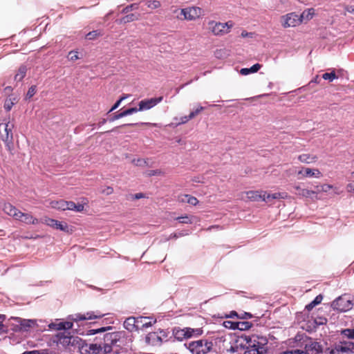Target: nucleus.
Instances as JSON below:
<instances>
[{"instance_id": "obj_1", "label": "nucleus", "mask_w": 354, "mask_h": 354, "mask_svg": "<svg viewBox=\"0 0 354 354\" xmlns=\"http://www.w3.org/2000/svg\"><path fill=\"white\" fill-rule=\"evenodd\" d=\"M105 315L104 313L99 310L88 311L85 313H76L68 317V322H55L49 324L50 329L57 330H64L71 329L73 326V322H79L81 321L100 319Z\"/></svg>"}, {"instance_id": "obj_2", "label": "nucleus", "mask_w": 354, "mask_h": 354, "mask_svg": "<svg viewBox=\"0 0 354 354\" xmlns=\"http://www.w3.org/2000/svg\"><path fill=\"white\" fill-rule=\"evenodd\" d=\"M241 338L245 341L243 345V354H266L268 351V339L256 335H244Z\"/></svg>"}, {"instance_id": "obj_3", "label": "nucleus", "mask_w": 354, "mask_h": 354, "mask_svg": "<svg viewBox=\"0 0 354 354\" xmlns=\"http://www.w3.org/2000/svg\"><path fill=\"white\" fill-rule=\"evenodd\" d=\"M176 18L180 20L194 21L203 15V10L197 6H190L185 8H176L174 10Z\"/></svg>"}, {"instance_id": "obj_4", "label": "nucleus", "mask_w": 354, "mask_h": 354, "mask_svg": "<svg viewBox=\"0 0 354 354\" xmlns=\"http://www.w3.org/2000/svg\"><path fill=\"white\" fill-rule=\"evenodd\" d=\"M53 342L66 348L69 346H78L80 348L82 340L78 337L71 335L68 331H62L57 333L53 337Z\"/></svg>"}, {"instance_id": "obj_5", "label": "nucleus", "mask_w": 354, "mask_h": 354, "mask_svg": "<svg viewBox=\"0 0 354 354\" xmlns=\"http://www.w3.org/2000/svg\"><path fill=\"white\" fill-rule=\"evenodd\" d=\"M187 348L192 354H207L212 350L213 343L207 339H201L190 342Z\"/></svg>"}, {"instance_id": "obj_6", "label": "nucleus", "mask_w": 354, "mask_h": 354, "mask_svg": "<svg viewBox=\"0 0 354 354\" xmlns=\"http://www.w3.org/2000/svg\"><path fill=\"white\" fill-rule=\"evenodd\" d=\"M233 26L232 21L221 23L212 20L208 22V30L215 36H223L229 33Z\"/></svg>"}, {"instance_id": "obj_7", "label": "nucleus", "mask_w": 354, "mask_h": 354, "mask_svg": "<svg viewBox=\"0 0 354 354\" xmlns=\"http://www.w3.org/2000/svg\"><path fill=\"white\" fill-rule=\"evenodd\" d=\"M168 333L164 330H159L157 332L148 333L145 337V343L152 346H160L164 340H166Z\"/></svg>"}, {"instance_id": "obj_8", "label": "nucleus", "mask_w": 354, "mask_h": 354, "mask_svg": "<svg viewBox=\"0 0 354 354\" xmlns=\"http://www.w3.org/2000/svg\"><path fill=\"white\" fill-rule=\"evenodd\" d=\"M331 306L334 310L339 312H346L352 309L353 303L349 295H344L334 300L332 302Z\"/></svg>"}, {"instance_id": "obj_9", "label": "nucleus", "mask_w": 354, "mask_h": 354, "mask_svg": "<svg viewBox=\"0 0 354 354\" xmlns=\"http://www.w3.org/2000/svg\"><path fill=\"white\" fill-rule=\"evenodd\" d=\"M104 348L102 344H86L82 342L80 346V353L82 354H109V348Z\"/></svg>"}, {"instance_id": "obj_10", "label": "nucleus", "mask_w": 354, "mask_h": 354, "mask_svg": "<svg viewBox=\"0 0 354 354\" xmlns=\"http://www.w3.org/2000/svg\"><path fill=\"white\" fill-rule=\"evenodd\" d=\"M122 336V333L121 332H113V333H106L104 335V342H103V347L109 348L110 353L113 351V346H118V342L120 341L121 337Z\"/></svg>"}, {"instance_id": "obj_11", "label": "nucleus", "mask_w": 354, "mask_h": 354, "mask_svg": "<svg viewBox=\"0 0 354 354\" xmlns=\"http://www.w3.org/2000/svg\"><path fill=\"white\" fill-rule=\"evenodd\" d=\"M281 25L283 28L296 27L301 23V17L295 12H290L283 15L281 18Z\"/></svg>"}, {"instance_id": "obj_12", "label": "nucleus", "mask_w": 354, "mask_h": 354, "mask_svg": "<svg viewBox=\"0 0 354 354\" xmlns=\"http://www.w3.org/2000/svg\"><path fill=\"white\" fill-rule=\"evenodd\" d=\"M13 124L10 123L9 118L4 120V122L0 124V138L2 141L13 139Z\"/></svg>"}, {"instance_id": "obj_13", "label": "nucleus", "mask_w": 354, "mask_h": 354, "mask_svg": "<svg viewBox=\"0 0 354 354\" xmlns=\"http://www.w3.org/2000/svg\"><path fill=\"white\" fill-rule=\"evenodd\" d=\"M162 100H163V97L160 96L158 97L145 99L143 100H141L138 104L139 107L137 108L138 111L149 110V109L153 108V106H155L156 104H158L160 102H162Z\"/></svg>"}, {"instance_id": "obj_14", "label": "nucleus", "mask_w": 354, "mask_h": 354, "mask_svg": "<svg viewBox=\"0 0 354 354\" xmlns=\"http://www.w3.org/2000/svg\"><path fill=\"white\" fill-rule=\"evenodd\" d=\"M46 225L56 229L59 230L63 232H68V225L66 223H62L57 220L50 218H45L44 222Z\"/></svg>"}, {"instance_id": "obj_15", "label": "nucleus", "mask_w": 354, "mask_h": 354, "mask_svg": "<svg viewBox=\"0 0 354 354\" xmlns=\"http://www.w3.org/2000/svg\"><path fill=\"white\" fill-rule=\"evenodd\" d=\"M3 211L8 216L12 217L15 220L19 218L21 211L18 209L15 206L10 203H5L3 206Z\"/></svg>"}, {"instance_id": "obj_16", "label": "nucleus", "mask_w": 354, "mask_h": 354, "mask_svg": "<svg viewBox=\"0 0 354 354\" xmlns=\"http://www.w3.org/2000/svg\"><path fill=\"white\" fill-rule=\"evenodd\" d=\"M156 322V319H153L148 317L140 316L137 317L138 330H142L153 326Z\"/></svg>"}, {"instance_id": "obj_17", "label": "nucleus", "mask_w": 354, "mask_h": 354, "mask_svg": "<svg viewBox=\"0 0 354 354\" xmlns=\"http://www.w3.org/2000/svg\"><path fill=\"white\" fill-rule=\"evenodd\" d=\"M247 198L251 201H266V192L264 191H248L245 192Z\"/></svg>"}, {"instance_id": "obj_18", "label": "nucleus", "mask_w": 354, "mask_h": 354, "mask_svg": "<svg viewBox=\"0 0 354 354\" xmlns=\"http://www.w3.org/2000/svg\"><path fill=\"white\" fill-rule=\"evenodd\" d=\"M306 354H319L323 352V348L322 345L317 342H310L309 344H306L305 346Z\"/></svg>"}, {"instance_id": "obj_19", "label": "nucleus", "mask_w": 354, "mask_h": 354, "mask_svg": "<svg viewBox=\"0 0 354 354\" xmlns=\"http://www.w3.org/2000/svg\"><path fill=\"white\" fill-rule=\"evenodd\" d=\"M339 354H348L354 353V343L352 342H340L337 344Z\"/></svg>"}, {"instance_id": "obj_20", "label": "nucleus", "mask_w": 354, "mask_h": 354, "mask_svg": "<svg viewBox=\"0 0 354 354\" xmlns=\"http://www.w3.org/2000/svg\"><path fill=\"white\" fill-rule=\"evenodd\" d=\"M16 221H19L27 225H36L39 223L37 218H35L32 214L29 213L21 212L20 216Z\"/></svg>"}, {"instance_id": "obj_21", "label": "nucleus", "mask_w": 354, "mask_h": 354, "mask_svg": "<svg viewBox=\"0 0 354 354\" xmlns=\"http://www.w3.org/2000/svg\"><path fill=\"white\" fill-rule=\"evenodd\" d=\"M299 175H301L303 178L306 177H316L319 178L322 176V173L317 169L306 168L304 170H300L298 172Z\"/></svg>"}, {"instance_id": "obj_22", "label": "nucleus", "mask_w": 354, "mask_h": 354, "mask_svg": "<svg viewBox=\"0 0 354 354\" xmlns=\"http://www.w3.org/2000/svg\"><path fill=\"white\" fill-rule=\"evenodd\" d=\"M124 327L130 332L138 330L137 317L127 318L124 322Z\"/></svg>"}, {"instance_id": "obj_23", "label": "nucleus", "mask_w": 354, "mask_h": 354, "mask_svg": "<svg viewBox=\"0 0 354 354\" xmlns=\"http://www.w3.org/2000/svg\"><path fill=\"white\" fill-rule=\"evenodd\" d=\"M138 112V109L136 107H132V108H129V109H127L119 113H115L110 119H109V121L110 122H113L116 120H118L120 118H122L123 117H125L127 115H131V114H133L134 113H136Z\"/></svg>"}, {"instance_id": "obj_24", "label": "nucleus", "mask_w": 354, "mask_h": 354, "mask_svg": "<svg viewBox=\"0 0 354 354\" xmlns=\"http://www.w3.org/2000/svg\"><path fill=\"white\" fill-rule=\"evenodd\" d=\"M185 328L186 333V339L198 337L201 335L203 332L202 328H192L190 327H185Z\"/></svg>"}, {"instance_id": "obj_25", "label": "nucleus", "mask_w": 354, "mask_h": 354, "mask_svg": "<svg viewBox=\"0 0 354 354\" xmlns=\"http://www.w3.org/2000/svg\"><path fill=\"white\" fill-rule=\"evenodd\" d=\"M298 160L301 162L310 164L315 162L317 160V156L310 153H303L298 156Z\"/></svg>"}, {"instance_id": "obj_26", "label": "nucleus", "mask_w": 354, "mask_h": 354, "mask_svg": "<svg viewBox=\"0 0 354 354\" xmlns=\"http://www.w3.org/2000/svg\"><path fill=\"white\" fill-rule=\"evenodd\" d=\"M173 335L174 337L178 341H183L186 339V333L185 328L175 327L173 329Z\"/></svg>"}, {"instance_id": "obj_27", "label": "nucleus", "mask_w": 354, "mask_h": 354, "mask_svg": "<svg viewBox=\"0 0 354 354\" xmlns=\"http://www.w3.org/2000/svg\"><path fill=\"white\" fill-rule=\"evenodd\" d=\"M139 18H140V15L139 14L131 13V14L127 15L124 17H122L119 20V24H124L130 23V22L138 20Z\"/></svg>"}, {"instance_id": "obj_28", "label": "nucleus", "mask_w": 354, "mask_h": 354, "mask_svg": "<svg viewBox=\"0 0 354 354\" xmlns=\"http://www.w3.org/2000/svg\"><path fill=\"white\" fill-rule=\"evenodd\" d=\"M295 188L297 191V194L302 197L308 198L311 197L313 194H316L315 191H312L307 189H302L299 186H296Z\"/></svg>"}, {"instance_id": "obj_29", "label": "nucleus", "mask_w": 354, "mask_h": 354, "mask_svg": "<svg viewBox=\"0 0 354 354\" xmlns=\"http://www.w3.org/2000/svg\"><path fill=\"white\" fill-rule=\"evenodd\" d=\"M26 71H27L26 66L24 65H21L19 68L16 75H15V80H16L17 82H21L26 76Z\"/></svg>"}, {"instance_id": "obj_30", "label": "nucleus", "mask_w": 354, "mask_h": 354, "mask_svg": "<svg viewBox=\"0 0 354 354\" xmlns=\"http://www.w3.org/2000/svg\"><path fill=\"white\" fill-rule=\"evenodd\" d=\"M314 15V8H308L307 10H305L300 15H299V17H301V21H303V19L309 21L313 17Z\"/></svg>"}, {"instance_id": "obj_31", "label": "nucleus", "mask_w": 354, "mask_h": 354, "mask_svg": "<svg viewBox=\"0 0 354 354\" xmlns=\"http://www.w3.org/2000/svg\"><path fill=\"white\" fill-rule=\"evenodd\" d=\"M66 201L64 200L53 201L50 203V205L57 209L66 210Z\"/></svg>"}, {"instance_id": "obj_32", "label": "nucleus", "mask_w": 354, "mask_h": 354, "mask_svg": "<svg viewBox=\"0 0 354 354\" xmlns=\"http://www.w3.org/2000/svg\"><path fill=\"white\" fill-rule=\"evenodd\" d=\"M102 35L103 32L101 30H96L91 31L88 33H87L86 35V38L88 40H93Z\"/></svg>"}, {"instance_id": "obj_33", "label": "nucleus", "mask_w": 354, "mask_h": 354, "mask_svg": "<svg viewBox=\"0 0 354 354\" xmlns=\"http://www.w3.org/2000/svg\"><path fill=\"white\" fill-rule=\"evenodd\" d=\"M35 322L30 319H23L20 322L21 328L27 330L34 326Z\"/></svg>"}, {"instance_id": "obj_34", "label": "nucleus", "mask_w": 354, "mask_h": 354, "mask_svg": "<svg viewBox=\"0 0 354 354\" xmlns=\"http://www.w3.org/2000/svg\"><path fill=\"white\" fill-rule=\"evenodd\" d=\"M252 323H250L249 322H245V321L238 322L236 324V327L237 328L236 329H239L241 330L249 329L250 328L252 327Z\"/></svg>"}, {"instance_id": "obj_35", "label": "nucleus", "mask_w": 354, "mask_h": 354, "mask_svg": "<svg viewBox=\"0 0 354 354\" xmlns=\"http://www.w3.org/2000/svg\"><path fill=\"white\" fill-rule=\"evenodd\" d=\"M147 8L150 9H157L161 6V3L158 0H149L146 2Z\"/></svg>"}, {"instance_id": "obj_36", "label": "nucleus", "mask_w": 354, "mask_h": 354, "mask_svg": "<svg viewBox=\"0 0 354 354\" xmlns=\"http://www.w3.org/2000/svg\"><path fill=\"white\" fill-rule=\"evenodd\" d=\"M131 162L138 167H145L148 165L147 159L143 158H134L131 160Z\"/></svg>"}, {"instance_id": "obj_37", "label": "nucleus", "mask_w": 354, "mask_h": 354, "mask_svg": "<svg viewBox=\"0 0 354 354\" xmlns=\"http://www.w3.org/2000/svg\"><path fill=\"white\" fill-rule=\"evenodd\" d=\"M322 78L326 80H329L330 82L333 81L334 80L337 78L335 71L333 70L330 73H325L322 75Z\"/></svg>"}, {"instance_id": "obj_38", "label": "nucleus", "mask_w": 354, "mask_h": 354, "mask_svg": "<svg viewBox=\"0 0 354 354\" xmlns=\"http://www.w3.org/2000/svg\"><path fill=\"white\" fill-rule=\"evenodd\" d=\"M129 95H127V94H123L120 97V99L113 105V106L111 107V109L109 110V113L110 112H112L113 111L115 110L116 109H118L121 102L124 100L125 99H127Z\"/></svg>"}, {"instance_id": "obj_39", "label": "nucleus", "mask_w": 354, "mask_h": 354, "mask_svg": "<svg viewBox=\"0 0 354 354\" xmlns=\"http://www.w3.org/2000/svg\"><path fill=\"white\" fill-rule=\"evenodd\" d=\"M341 334L348 339H354V328H346L341 331Z\"/></svg>"}, {"instance_id": "obj_40", "label": "nucleus", "mask_w": 354, "mask_h": 354, "mask_svg": "<svg viewBox=\"0 0 354 354\" xmlns=\"http://www.w3.org/2000/svg\"><path fill=\"white\" fill-rule=\"evenodd\" d=\"M176 220L179 221L180 223H192V216H189L187 215L183 216H179L176 218Z\"/></svg>"}, {"instance_id": "obj_41", "label": "nucleus", "mask_w": 354, "mask_h": 354, "mask_svg": "<svg viewBox=\"0 0 354 354\" xmlns=\"http://www.w3.org/2000/svg\"><path fill=\"white\" fill-rule=\"evenodd\" d=\"M281 194L279 192L274 193V194H266V201H270V199H278V198H283Z\"/></svg>"}, {"instance_id": "obj_42", "label": "nucleus", "mask_w": 354, "mask_h": 354, "mask_svg": "<svg viewBox=\"0 0 354 354\" xmlns=\"http://www.w3.org/2000/svg\"><path fill=\"white\" fill-rule=\"evenodd\" d=\"M203 110H204V107L199 106L194 111H192L189 114L188 118L192 120V119L194 118L196 115H198Z\"/></svg>"}, {"instance_id": "obj_43", "label": "nucleus", "mask_w": 354, "mask_h": 354, "mask_svg": "<svg viewBox=\"0 0 354 354\" xmlns=\"http://www.w3.org/2000/svg\"><path fill=\"white\" fill-rule=\"evenodd\" d=\"M3 142L5 143V145H6V147L7 150L11 154H12V151H13V147H14L13 139H9V140H5Z\"/></svg>"}, {"instance_id": "obj_44", "label": "nucleus", "mask_w": 354, "mask_h": 354, "mask_svg": "<svg viewBox=\"0 0 354 354\" xmlns=\"http://www.w3.org/2000/svg\"><path fill=\"white\" fill-rule=\"evenodd\" d=\"M14 104H15V102L10 98L7 99L5 101L3 107L7 111H10L11 110V109L12 108V106H14Z\"/></svg>"}, {"instance_id": "obj_45", "label": "nucleus", "mask_w": 354, "mask_h": 354, "mask_svg": "<svg viewBox=\"0 0 354 354\" xmlns=\"http://www.w3.org/2000/svg\"><path fill=\"white\" fill-rule=\"evenodd\" d=\"M36 92H37L36 86L35 85L31 86L27 92L26 97L28 99L31 98L32 97H33L35 95Z\"/></svg>"}, {"instance_id": "obj_46", "label": "nucleus", "mask_w": 354, "mask_h": 354, "mask_svg": "<svg viewBox=\"0 0 354 354\" xmlns=\"http://www.w3.org/2000/svg\"><path fill=\"white\" fill-rule=\"evenodd\" d=\"M332 187H333L332 185H327V184L322 185L321 186H317L316 187V188H317L316 193L319 192H327L328 190L332 189Z\"/></svg>"}, {"instance_id": "obj_47", "label": "nucleus", "mask_w": 354, "mask_h": 354, "mask_svg": "<svg viewBox=\"0 0 354 354\" xmlns=\"http://www.w3.org/2000/svg\"><path fill=\"white\" fill-rule=\"evenodd\" d=\"M109 329H111V326H108V327H102V328H97V329H92V330H89V332H90V334H91V335H94V334H96V333H98L104 332V331H106V330H109Z\"/></svg>"}, {"instance_id": "obj_48", "label": "nucleus", "mask_w": 354, "mask_h": 354, "mask_svg": "<svg viewBox=\"0 0 354 354\" xmlns=\"http://www.w3.org/2000/svg\"><path fill=\"white\" fill-rule=\"evenodd\" d=\"M136 125H138V123L124 124H122L120 126H118V127H114L111 131H106V133H108V132H115V131H118V129H120V128H122V127H127V126L131 127V126H136Z\"/></svg>"}, {"instance_id": "obj_49", "label": "nucleus", "mask_w": 354, "mask_h": 354, "mask_svg": "<svg viewBox=\"0 0 354 354\" xmlns=\"http://www.w3.org/2000/svg\"><path fill=\"white\" fill-rule=\"evenodd\" d=\"M186 203L192 205H196L198 203V201L196 197L189 195L188 199L186 201Z\"/></svg>"}, {"instance_id": "obj_50", "label": "nucleus", "mask_w": 354, "mask_h": 354, "mask_svg": "<svg viewBox=\"0 0 354 354\" xmlns=\"http://www.w3.org/2000/svg\"><path fill=\"white\" fill-rule=\"evenodd\" d=\"M77 51L71 50L68 53L69 59L71 61H75L79 59Z\"/></svg>"}, {"instance_id": "obj_51", "label": "nucleus", "mask_w": 354, "mask_h": 354, "mask_svg": "<svg viewBox=\"0 0 354 354\" xmlns=\"http://www.w3.org/2000/svg\"><path fill=\"white\" fill-rule=\"evenodd\" d=\"M147 174L149 176H159V175L162 174V172L160 169L149 170L147 171Z\"/></svg>"}, {"instance_id": "obj_52", "label": "nucleus", "mask_w": 354, "mask_h": 354, "mask_svg": "<svg viewBox=\"0 0 354 354\" xmlns=\"http://www.w3.org/2000/svg\"><path fill=\"white\" fill-rule=\"evenodd\" d=\"M102 194H104L105 195H111L113 193V188L110 186L106 187L104 189L102 190Z\"/></svg>"}, {"instance_id": "obj_53", "label": "nucleus", "mask_w": 354, "mask_h": 354, "mask_svg": "<svg viewBox=\"0 0 354 354\" xmlns=\"http://www.w3.org/2000/svg\"><path fill=\"white\" fill-rule=\"evenodd\" d=\"M5 320V315H0V334L6 331L5 326L3 324V322Z\"/></svg>"}, {"instance_id": "obj_54", "label": "nucleus", "mask_w": 354, "mask_h": 354, "mask_svg": "<svg viewBox=\"0 0 354 354\" xmlns=\"http://www.w3.org/2000/svg\"><path fill=\"white\" fill-rule=\"evenodd\" d=\"M326 354H339V351L337 349V345L335 346L334 348L330 349L327 348L324 351Z\"/></svg>"}, {"instance_id": "obj_55", "label": "nucleus", "mask_w": 354, "mask_h": 354, "mask_svg": "<svg viewBox=\"0 0 354 354\" xmlns=\"http://www.w3.org/2000/svg\"><path fill=\"white\" fill-rule=\"evenodd\" d=\"M75 208V203L73 201H66V210H74Z\"/></svg>"}, {"instance_id": "obj_56", "label": "nucleus", "mask_w": 354, "mask_h": 354, "mask_svg": "<svg viewBox=\"0 0 354 354\" xmlns=\"http://www.w3.org/2000/svg\"><path fill=\"white\" fill-rule=\"evenodd\" d=\"M236 322H224V325H225V327L230 328H232V329H236L237 328L236 327Z\"/></svg>"}, {"instance_id": "obj_57", "label": "nucleus", "mask_w": 354, "mask_h": 354, "mask_svg": "<svg viewBox=\"0 0 354 354\" xmlns=\"http://www.w3.org/2000/svg\"><path fill=\"white\" fill-rule=\"evenodd\" d=\"M261 68V65L259 64H255L250 68L251 73H256Z\"/></svg>"}, {"instance_id": "obj_58", "label": "nucleus", "mask_w": 354, "mask_h": 354, "mask_svg": "<svg viewBox=\"0 0 354 354\" xmlns=\"http://www.w3.org/2000/svg\"><path fill=\"white\" fill-rule=\"evenodd\" d=\"M252 317V315L250 313H246V312L241 313L239 316V318H241V319H251Z\"/></svg>"}, {"instance_id": "obj_59", "label": "nucleus", "mask_w": 354, "mask_h": 354, "mask_svg": "<svg viewBox=\"0 0 354 354\" xmlns=\"http://www.w3.org/2000/svg\"><path fill=\"white\" fill-rule=\"evenodd\" d=\"M285 353H289L290 354H306V351H301L299 349H295V350H292V351H285Z\"/></svg>"}, {"instance_id": "obj_60", "label": "nucleus", "mask_w": 354, "mask_h": 354, "mask_svg": "<svg viewBox=\"0 0 354 354\" xmlns=\"http://www.w3.org/2000/svg\"><path fill=\"white\" fill-rule=\"evenodd\" d=\"M322 299H323V297H322V295H317V296L314 299V300L313 301V304H315V306H317V305L319 304L322 302Z\"/></svg>"}, {"instance_id": "obj_61", "label": "nucleus", "mask_w": 354, "mask_h": 354, "mask_svg": "<svg viewBox=\"0 0 354 354\" xmlns=\"http://www.w3.org/2000/svg\"><path fill=\"white\" fill-rule=\"evenodd\" d=\"M189 194H183L178 196V201L180 203H186V201L188 199Z\"/></svg>"}, {"instance_id": "obj_62", "label": "nucleus", "mask_w": 354, "mask_h": 354, "mask_svg": "<svg viewBox=\"0 0 354 354\" xmlns=\"http://www.w3.org/2000/svg\"><path fill=\"white\" fill-rule=\"evenodd\" d=\"M191 119L188 118V115H185L183 117H181L180 118V122H178V124H183L187 123L189 120Z\"/></svg>"}, {"instance_id": "obj_63", "label": "nucleus", "mask_w": 354, "mask_h": 354, "mask_svg": "<svg viewBox=\"0 0 354 354\" xmlns=\"http://www.w3.org/2000/svg\"><path fill=\"white\" fill-rule=\"evenodd\" d=\"M145 196L142 193H137V194H136L132 196V198L133 199H136V200L140 199V198H145Z\"/></svg>"}, {"instance_id": "obj_64", "label": "nucleus", "mask_w": 354, "mask_h": 354, "mask_svg": "<svg viewBox=\"0 0 354 354\" xmlns=\"http://www.w3.org/2000/svg\"><path fill=\"white\" fill-rule=\"evenodd\" d=\"M344 8L346 12L354 14V6H345Z\"/></svg>"}]
</instances>
